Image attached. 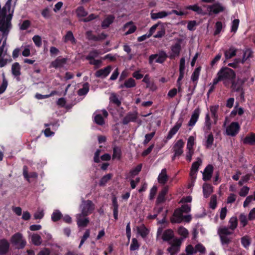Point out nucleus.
<instances>
[{
  "instance_id": "nucleus-47",
  "label": "nucleus",
  "mask_w": 255,
  "mask_h": 255,
  "mask_svg": "<svg viewBox=\"0 0 255 255\" xmlns=\"http://www.w3.org/2000/svg\"><path fill=\"white\" fill-rule=\"evenodd\" d=\"M94 122L99 126H103L105 124V120L100 114H97L95 116Z\"/></svg>"
},
{
  "instance_id": "nucleus-42",
  "label": "nucleus",
  "mask_w": 255,
  "mask_h": 255,
  "mask_svg": "<svg viewBox=\"0 0 255 255\" xmlns=\"http://www.w3.org/2000/svg\"><path fill=\"white\" fill-rule=\"evenodd\" d=\"M218 233L219 236H227L232 234L233 232L229 231V229L227 227H223L219 228L218 231Z\"/></svg>"
},
{
  "instance_id": "nucleus-50",
  "label": "nucleus",
  "mask_w": 255,
  "mask_h": 255,
  "mask_svg": "<svg viewBox=\"0 0 255 255\" xmlns=\"http://www.w3.org/2000/svg\"><path fill=\"white\" fill-rule=\"evenodd\" d=\"M211 121L210 119V115L209 113H208L206 115L205 117V128H206L207 130H210L211 129Z\"/></svg>"
},
{
  "instance_id": "nucleus-5",
  "label": "nucleus",
  "mask_w": 255,
  "mask_h": 255,
  "mask_svg": "<svg viewBox=\"0 0 255 255\" xmlns=\"http://www.w3.org/2000/svg\"><path fill=\"white\" fill-rule=\"evenodd\" d=\"M181 243V239L176 238L173 240V242H171L168 243L171 246L168 248L167 251L170 254V255H174L179 252Z\"/></svg>"
},
{
  "instance_id": "nucleus-33",
  "label": "nucleus",
  "mask_w": 255,
  "mask_h": 255,
  "mask_svg": "<svg viewBox=\"0 0 255 255\" xmlns=\"http://www.w3.org/2000/svg\"><path fill=\"white\" fill-rule=\"evenodd\" d=\"M136 86V83L135 80L132 78H130L127 80L125 81L124 85H121V88L126 87L127 88H133Z\"/></svg>"
},
{
  "instance_id": "nucleus-53",
  "label": "nucleus",
  "mask_w": 255,
  "mask_h": 255,
  "mask_svg": "<svg viewBox=\"0 0 255 255\" xmlns=\"http://www.w3.org/2000/svg\"><path fill=\"white\" fill-rule=\"evenodd\" d=\"M99 55V52L97 50H94L90 52L88 55L86 57V59L88 60H92L94 59L95 57H97Z\"/></svg>"
},
{
  "instance_id": "nucleus-11",
  "label": "nucleus",
  "mask_w": 255,
  "mask_h": 255,
  "mask_svg": "<svg viewBox=\"0 0 255 255\" xmlns=\"http://www.w3.org/2000/svg\"><path fill=\"white\" fill-rule=\"evenodd\" d=\"M112 69V67L111 65H108L103 69L97 70L95 72V75L97 78H105L109 75Z\"/></svg>"
},
{
  "instance_id": "nucleus-17",
  "label": "nucleus",
  "mask_w": 255,
  "mask_h": 255,
  "mask_svg": "<svg viewBox=\"0 0 255 255\" xmlns=\"http://www.w3.org/2000/svg\"><path fill=\"white\" fill-rule=\"evenodd\" d=\"M11 24H9L5 21V17H0V31L3 34H7Z\"/></svg>"
},
{
  "instance_id": "nucleus-32",
  "label": "nucleus",
  "mask_w": 255,
  "mask_h": 255,
  "mask_svg": "<svg viewBox=\"0 0 255 255\" xmlns=\"http://www.w3.org/2000/svg\"><path fill=\"white\" fill-rule=\"evenodd\" d=\"M20 67L18 63L15 62L12 65L11 71L12 74L15 77L20 75Z\"/></svg>"
},
{
  "instance_id": "nucleus-63",
  "label": "nucleus",
  "mask_w": 255,
  "mask_h": 255,
  "mask_svg": "<svg viewBox=\"0 0 255 255\" xmlns=\"http://www.w3.org/2000/svg\"><path fill=\"white\" fill-rule=\"evenodd\" d=\"M250 188L247 186H244L239 192V195L241 197H246L249 193Z\"/></svg>"
},
{
  "instance_id": "nucleus-51",
  "label": "nucleus",
  "mask_w": 255,
  "mask_h": 255,
  "mask_svg": "<svg viewBox=\"0 0 255 255\" xmlns=\"http://www.w3.org/2000/svg\"><path fill=\"white\" fill-rule=\"evenodd\" d=\"M90 231L89 229L86 230L84 233L83 236L81 238V240L80 241V245L79 246V248H80L83 244L84 243L85 241L90 237Z\"/></svg>"
},
{
  "instance_id": "nucleus-56",
  "label": "nucleus",
  "mask_w": 255,
  "mask_h": 255,
  "mask_svg": "<svg viewBox=\"0 0 255 255\" xmlns=\"http://www.w3.org/2000/svg\"><path fill=\"white\" fill-rule=\"evenodd\" d=\"M86 36L87 39L89 40H93L94 41H97V36L93 34V32L91 30L87 31L86 32Z\"/></svg>"
},
{
  "instance_id": "nucleus-30",
  "label": "nucleus",
  "mask_w": 255,
  "mask_h": 255,
  "mask_svg": "<svg viewBox=\"0 0 255 255\" xmlns=\"http://www.w3.org/2000/svg\"><path fill=\"white\" fill-rule=\"evenodd\" d=\"M212 187L210 184L204 183L203 185V192L204 197L208 198L212 193Z\"/></svg>"
},
{
  "instance_id": "nucleus-7",
  "label": "nucleus",
  "mask_w": 255,
  "mask_h": 255,
  "mask_svg": "<svg viewBox=\"0 0 255 255\" xmlns=\"http://www.w3.org/2000/svg\"><path fill=\"white\" fill-rule=\"evenodd\" d=\"M207 8L210 15L217 14L225 10V7L219 2H215L212 5H208Z\"/></svg>"
},
{
  "instance_id": "nucleus-48",
  "label": "nucleus",
  "mask_w": 255,
  "mask_h": 255,
  "mask_svg": "<svg viewBox=\"0 0 255 255\" xmlns=\"http://www.w3.org/2000/svg\"><path fill=\"white\" fill-rule=\"evenodd\" d=\"M241 243L245 248L247 249L251 245V241L248 236H244L241 238Z\"/></svg>"
},
{
  "instance_id": "nucleus-64",
  "label": "nucleus",
  "mask_w": 255,
  "mask_h": 255,
  "mask_svg": "<svg viewBox=\"0 0 255 255\" xmlns=\"http://www.w3.org/2000/svg\"><path fill=\"white\" fill-rule=\"evenodd\" d=\"M178 233L184 238H186L189 234L188 231L183 227H180L178 229Z\"/></svg>"
},
{
  "instance_id": "nucleus-18",
  "label": "nucleus",
  "mask_w": 255,
  "mask_h": 255,
  "mask_svg": "<svg viewBox=\"0 0 255 255\" xmlns=\"http://www.w3.org/2000/svg\"><path fill=\"white\" fill-rule=\"evenodd\" d=\"M174 237V232L172 229H168L165 230L162 235L161 238L164 242H171V240Z\"/></svg>"
},
{
  "instance_id": "nucleus-29",
  "label": "nucleus",
  "mask_w": 255,
  "mask_h": 255,
  "mask_svg": "<svg viewBox=\"0 0 255 255\" xmlns=\"http://www.w3.org/2000/svg\"><path fill=\"white\" fill-rule=\"evenodd\" d=\"M115 19V17L112 15H109L106 18H105L102 23V27L105 29L108 27L110 24H111Z\"/></svg>"
},
{
  "instance_id": "nucleus-41",
  "label": "nucleus",
  "mask_w": 255,
  "mask_h": 255,
  "mask_svg": "<svg viewBox=\"0 0 255 255\" xmlns=\"http://www.w3.org/2000/svg\"><path fill=\"white\" fill-rule=\"evenodd\" d=\"M32 243L35 246H39L42 243L41 237L38 234H33L31 237Z\"/></svg>"
},
{
  "instance_id": "nucleus-27",
  "label": "nucleus",
  "mask_w": 255,
  "mask_h": 255,
  "mask_svg": "<svg viewBox=\"0 0 255 255\" xmlns=\"http://www.w3.org/2000/svg\"><path fill=\"white\" fill-rule=\"evenodd\" d=\"M137 231L142 238H146L149 233V230L144 224H142L139 227H137Z\"/></svg>"
},
{
  "instance_id": "nucleus-2",
  "label": "nucleus",
  "mask_w": 255,
  "mask_h": 255,
  "mask_svg": "<svg viewBox=\"0 0 255 255\" xmlns=\"http://www.w3.org/2000/svg\"><path fill=\"white\" fill-rule=\"evenodd\" d=\"M217 75H219L221 77L222 81L228 79L231 81L235 79L236 76L233 69L227 67H222L218 72Z\"/></svg>"
},
{
  "instance_id": "nucleus-10",
  "label": "nucleus",
  "mask_w": 255,
  "mask_h": 255,
  "mask_svg": "<svg viewBox=\"0 0 255 255\" xmlns=\"http://www.w3.org/2000/svg\"><path fill=\"white\" fill-rule=\"evenodd\" d=\"M183 120V118L182 117L179 119L175 125L172 128H171L168 132L166 137L167 139H171L173 136V135L177 133L179 129L181 128Z\"/></svg>"
},
{
  "instance_id": "nucleus-3",
  "label": "nucleus",
  "mask_w": 255,
  "mask_h": 255,
  "mask_svg": "<svg viewBox=\"0 0 255 255\" xmlns=\"http://www.w3.org/2000/svg\"><path fill=\"white\" fill-rule=\"evenodd\" d=\"M168 57H169V56L165 51L160 50L157 54L150 55L148 58V62L150 65H152L154 60L156 59L155 61L156 63L163 64Z\"/></svg>"
},
{
  "instance_id": "nucleus-43",
  "label": "nucleus",
  "mask_w": 255,
  "mask_h": 255,
  "mask_svg": "<svg viewBox=\"0 0 255 255\" xmlns=\"http://www.w3.org/2000/svg\"><path fill=\"white\" fill-rule=\"evenodd\" d=\"M187 9L192 10L195 12H196L198 14L202 13L203 10L201 7L195 4L194 5H190L186 6Z\"/></svg>"
},
{
  "instance_id": "nucleus-58",
  "label": "nucleus",
  "mask_w": 255,
  "mask_h": 255,
  "mask_svg": "<svg viewBox=\"0 0 255 255\" xmlns=\"http://www.w3.org/2000/svg\"><path fill=\"white\" fill-rule=\"evenodd\" d=\"M252 176L251 174H247L246 175L242 176L238 184L240 186H242L244 183L248 182Z\"/></svg>"
},
{
  "instance_id": "nucleus-12",
  "label": "nucleus",
  "mask_w": 255,
  "mask_h": 255,
  "mask_svg": "<svg viewBox=\"0 0 255 255\" xmlns=\"http://www.w3.org/2000/svg\"><path fill=\"white\" fill-rule=\"evenodd\" d=\"M245 83V81L241 79L238 78L237 80L235 79L231 81L232 85L231 88L232 91L234 92H239L243 89V85Z\"/></svg>"
},
{
  "instance_id": "nucleus-34",
  "label": "nucleus",
  "mask_w": 255,
  "mask_h": 255,
  "mask_svg": "<svg viewBox=\"0 0 255 255\" xmlns=\"http://www.w3.org/2000/svg\"><path fill=\"white\" fill-rule=\"evenodd\" d=\"M113 176L112 174H107L102 177L99 182V185L100 186H104L106 185L107 183L110 181Z\"/></svg>"
},
{
  "instance_id": "nucleus-16",
  "label": "nucleus",
  "mask_w": 255,
  "mask_h": 255,
  "mask_svg": "<svg viewBox=\"0 0 255 255\" xmlns=\"http://www.w3.org/2000/svg\"><path fill=\"white\" fill-rule=\"evenodd\" d=\"M9 243L5 239L0 240V255H5L9 251Z\"/></svg>"
},
{
  "instance_id": "nucleus-57",
  "label": "nucleus",
  "mask_w": 255,
  "mask_h": 255,
  "mask_svg": "<svg viewBox=\"0 0 255 255\" xmlns=\"http://www.w3.org/2000/svg\"><path fill=\"white\" fill-rule=\"evenodd\" d=\"M240 20L239 19H235L232 23L231 32H236L238 28Z\"/></svg>"
},
{
  "instance_id": "nucleus-35",
  "label": "nucleus",
  "mask_w": 255,
  "mask_h": 255,
  "mask_svg": "<svg viewBox=\"0 0 255 255\" xmlns=\"http://www.w3.org/2000/svg\"><path fill=\"white\" fill-rule=\"evenodd\" d=\"M89 91V85L88 83L83 84V87L78 90V95L80 96L86 95Z\"/></svg>"
},
{
  "instance_id": "nucleus-20",
  "label": "nucleus",
  "mask_w": 255,
  "mask_h": 255,
  "mask_svg": "<svg viewBox=\"0 0 255 255\" xmlns=\"http://www.w3.org/2000/svg\"><path fill=\"white\" fill-rule=\"evenodd\" d=\"M67 61L66 58L58 57L51 63V66L55 69L61 68L66 63Z\"/></svg>"
},
{
  "instance_id": "nucleus-24",
  "label": "nucleus",
  "mask_w": 255,
  "mask_h": 255,
  "mask_svg": "<svg viewBox=\"0 0 255 255\" xmlns=\"http://www.w3.org/2000/svg\"><path fill=\"white\" fill-rule=\"evenodd\" d=\"M243 143L245 144H249L254 145L255 144V133H251L248 134L243 140Z\"/></svg>"
},
{
  "instance_id": "nucleus-28",
  "label": "nucleus",
  "mask_w": 255,
  "mask_h": 255,
  "mask_svg": "<svg viewBox=\"0 0 255 255\" xmlns=\"http://www.w3.org/2000/svg\"><path fill=\"white\" fill-rule=\"evenodd\" d=\"M63 39L65 43L70 41L72 44H75L77 42L71 31H68L67 32L66 34L63 37Z\"/></svg>"
},
{
  "instance_id": "nucleus-40",
  "label": "nucleus",
  "mask_w": 255,
  "mask_h": 255,
  "mask_svg": "<svg viewBox=\"0 0 255 255\" xmlns=\"http://www.w3.org/2000/svg\"><path fill=\"white\" fill-rule=\"evenodd\" d=\"M121 149L120 147L115 146L113 147V159L117 158L120 159L121 157Z\"/></svg>"
},
{
  "instance_id": "nucleus-25",
  "label": "nucleus",
  "mask_w": 255,
  "mask_h": 255,
  "mask_svg": "<svg viewBox=\"0 0 255 255\" xmlns=\"http://www.w3.org/2000/svg\"><path fill=\"white\" fill-rule=\"evenodd\" d=\"M23 175L24 178L29 182V178H36L37 177V173L35 172H30L29 174L28 173L27 167L24 166L23 167Z\"/></svg>"
},
{
  "instance_id": "nucleus-37",
  "label": "nucleus",
  "mask_w": 255,
  "mask_h": 255,
  "mask_svg": "<svg viewBox=\"0 0 255 255\" xmlns=\"http://www.w3.org/2000/svg\"><path fill=\"white\" fill-rule=\"evenodd\" d=\"M62 214L59 210H55L51 215V220L53 222H56L62 219Z\"/></svg>"
},
{
  "instance_id": "nucleus-26",
  "label": "nucleus",
  "mask_w": 255,
  "mask_h": 255,
  "mask_svg": "<svg viewBox=\"0 0 255 255\" xmlns=\"http://www.w3.org/2000/svg\"><path fill=\"white\" fill-rule=\"evenodd\" d=\"M237 49L233 46L230 47L225 51V57L226 60L231 59L236 55Z\"/></svg>"
},
{
  "instance_id": "nucleus-19",
  "label": "nucleus",
  "mask_w": 255,
  "mask_h": 255,
  "mask_svg": "<svg viewBox=\"0 0 255 255\" xmlns=\"http://www.w3.org/2000/svg\"><path fill=\"white\" fill-rule=\"evenodd\" d=\"M200 114V109L197 108L194 110L188 123V126L193 127L197 122Z\"/></svg>"
},
{
  "instance_id": "nucleus-36",
  "label": "nucleus",
  "mask_w": 255,
  "mask_h": 255,
  "mask_svg": "<svg viewBox=\"0 0 255 255\" xmlns=\"http://www.w3.org/2000/svg\"><path fill=\"white\" fill-rule=\"evenodd\" d=\"M109 99L110 102L115 104L117 107H119L121 105V101L118 99L115 93L112 94Z\"/></svg>"
},
{
  "instance_id": "nucleus-52",
  "label": "nucleus",
  "mask_w": 255,
  "mask_h": 255,
  "mask_svg": "<svg viewBox=\"0 0 255 255\" xmlns=\"http://www.w3.org/2000/svg\"><path fill=\"white\" fill-rule=\"evenodd\" d=\"M195 138L193 136H190L187 141V148L188 150L193 149V147L195 144Z\"/></svg>"
},
{
  "instance_id": "nucleus-13",
  "label": "nucleus",
  "mask_w": 255,
  "mask_h": 255,
  "mask_svg": "<svg viewBox=\"0 0 255 255\" xmlns=\"http://www.w3.org/2000/svg\"><path fill=\"white\" fill-rule=\"evenodd\" d=\"M137 112H129L123 119L122 123L124 125H128L129 122H134L137 119Z\"/></svg>"
},
{
  "instance_id": "nucleus-9",
  "label": "nucleus",
  "mask_w": 255,
  "mask_h": 255,
  "mask_svg": "<svg viewBox=\"0 0 255 255\" xmlns=\"http://www.w3.org/2000/svg\"><path fill=\"white\" fill-rule=\"evenodd\" d=\"M183 213L179 208H176L170 218V221L172 223H181L182 222V217Z\"/></svg>"
},
{
  "instance_id": "nucleus-45",
  "label": "nucleus",
  "mask_w": 255,
  "mask_h": 255,
  "mask_svg": "<svg viewBox=\"0 0 255 255\" xmlns=\"http://www.w3.org/2000/svg\"><path fill=\"white\" fill-rule=\"evenodd\" d=\"M76 12L78 17H85L88 14V12L85 10V8L83 6L78 7L76 9Z\"/></svg>"
},
{
  "instance_id": "nucleus-39",
  "label": "nucleus",
  "mask_w": 255,
  "mask_h": 255,
  "mask_svg": "<svg viewBox=\"0 0 255 255\" xmlns=\"http://www.w3.org/2000/svg\"><path fill=\"white\" fill-rule=\"evenodd\" d=\"M219 105L215 106H211L210 107V112L212 114V117L214 119L215 121H217L218 116L217 115V112L219 109Z\"/></svg>"
},
{
  "instance_id": "nucleus-4",
  "label": "nucleus",
  "mask_w": 255,
  "mask_h": 255,
  "mask_svg": "<svg viewBox=\"0 0 255 255\" xmlns=\"http://www.w3.org/2000/svg\"><path fill=\"white\" fill-rule=\"evenodd\" d=\"M182 39L179 38L177 42L171 46V53L169 56V58L171 59H175L176 57L180 55L181 51V43Z\"/></svg>"
},
{
  "instance_id": "nucleus-22",
  "label": "nucleus",
  "mask_w": 255,
  "mask_h": 255,
  "mask_svg": "<svg viewBox=\"0 0 255 255\" xmlns=\"http://www.w3.org/2000/svg\"><path fill=\"white\" fill-rule=\"evenodd\" d=\"M168 180V176L167 174L166 169H162L158 176V181L160 184L164 185L167 182Z\"/></svg>"
},
{
  "instance_id": "nucleus-59",
  "label": "nucleus",
  "mask_w": 255,
  "mask_h": 255,
  "mask_svg": "<svg viewBox=\"0 0 255 255\" xmlns=\"http://www.w3.org/2000/svg\"><path fill=\"white\" fill-rule=\"evenodd\" d=\"M142 168V164H139L134 168L130 171V173L132 176H135L137 175L141 171Z\"/></svg>"
},
{
  "instance_id": "nucleus-44",
  "label": "nucleus",
  "mask_w": 255,
  "mask_h": 255,
  "mask_svg": "<svg viewBox=\"0 0 255 255\" xmlns=\"http://www.w3.org/2000/svg\"><path fill=\"white\" fill-rule=\"evenodd\" d=\"M202 163V159L198 157L197 158V161L194 162L191 166V170H194L195 171H198L199 170V166L201 165Z\"/></svg>"
},
{
  "instance_id": "nucleus-14",
  "label": "nucleus",
  "mask_w": 255,
  "mask_h": 255,
  "mask_svg": "<svg viewBox=\"0 0 255 255\" xmlns=\"http://www.w3.org/2000/svg\"><path fill=\"white\" fill-rule=\"evenodd\" d=\"M214 171L213 166L211 164H208L205 168L203 173V180L204 181L210 180L211 178Z\"/></svg>"
},
{
  "instance_id": "nucleus-1",
  "label": "nucleus",
  "mask_w": 255,
  "mask_h": 255,
  "mask_svg": "<svg viewBox=\"0 0 255 255\" xmlns=\"http://www.w3.org/2000/svg\"><path fill=\"white\" fill-rule=\"evenodd\" d=\"M10 242L12 246L18 250L23 249L26 245L25 239L19 232L13 234L10 238Z\"/></svg>"
},
{
  "instance_id": "nucleus-61",
  "label": "nucleus",
  "mask_w": 255,
  "mask_h": 255,
  "mask_svg": "<svg viewBox=\"0 0 255 255\" xmlns=\"http://www.w3.org/2000/svg\"><path fill=\"white\" fill-rule=\"evenodd\" d=\"M33 41L37 47H40L42 45L41 38L40 36L36 35L32 38Z\"/></svg>"
},
{
  "instance_id": "nucleus-31",
  "label": "nucleus",
  "mask_w": 255,
  "mask_h": 255,
  "mask_svg": "<svg viewBox=\"0 0 255 255\" xmlns=\"http://www.w3.org/2000/svg\"><path fill=\"white\" fill-rule=\"evenodd\" d=\"M170 15L169 12L165 11H161L156 13H151V18L152 19H156L158 18H162Z\"/></svg>"
},
{
  "instance_id": "nucleus-49",
  "label": "nucleus",
  "mask_w": 255,
  "mask_h": 255,
  "mask_svg": "<svg viewBox=\"0 0 255 255\" xmlns=\"http://www.w3.org/2000/svg\"><path fill=\"white\" fill-rule=\"evenodd\" d=\"M8 85V82L4 74H3L2 82L0 86V94H2L6 90Z\"/></svg>"
},
{
  "instance_id": "nucleus-54",
  "label": "nucleus",
  "mask_w": 255,
  "mask_h": 255,
  "mask_svg": "<svg viewBox=\"0 0 255 255\" xmlns=\"http://www.w3.org/2000/svg\"><path fill=\"white\" fill-rule=\"evenodd\" d=\"M215 30L214 31V35H218L223 28V24L221 21H217L215 24Z\"/></svg>"
},
{
  "instance_id": "nucleus-6",
  "label": "nucleus",
  "mask_w": 255,
  "mask_h": 255,
  "mask_svg": "<svg viewBox=\"0 0 255 255\" xmlns=\"http://www.w3.org/2000/svg\"><path fill=\"white\" fill-rule=\"evenodd\" d=\"M240 126L238 122H233L227 127L226 134L231 136H235L240 131Z\"/></svg>"
},
{
  "instance_id": "nucleus-46",
  "label": "nucleus",
  "mask_w": 255,
  "mask_h": 255,
  "mask_svg": "<svg viewBox=\"0 0 255 255\" xmlns=\"http://www.w3.org/2000/svg\"><path fill=\"white\" fill-rule=\"evenodd\" d=\"M89 223V220L88 218H85L84 219H80L79 218H77V224L78 227H85L88 225Z\"/></svg>"
},
{
  "instance_id": "nucleus-38",
  "label": "nucleus",
  "mask_w": 255,
  "mask_h": 255,
  "mask_svg": "<svg viewBox=\"0 0 255 255\" xmlns=\"http://www.w3.org/2000/svg\"><path fill=\"white\" fill-rule=\"evenodd\" d=\"M229 229L234 230L238 225V219L236 217H232L229 222Z\"/></svg>"
},
{
  "instance_id": "nucleus-62",
  "label": "nucleus",
  "mask_w": 255,
  "mask_h": 255,
  "mask_svg": "<svg viewBox=\"0 0 255 255\" xmlns=\"http://www.w3.org/2000/svg\"><path fill=\"white\" fill-rule=\"evenodd\" d=\"M214 142V136L212 133H210L207 137L206 140V146L208 148L210 147L213 144Z\"/></svg>"
},
{
  "instance_id": "nucleus-55",
  "label": "nucleus",
  "mask_w": 255,
  "mask_h": 255,
  "mask_svg": "<svg viewBox=\"0 0 255 255\" xmlns=\"http://www.w3.org/2000/svg\"><path fill=\"white\" fill-rule=\"evenodd\" d=\"M139 248V245L138 243V241L136 239L133 238L131 241V243L130 245V251H135L137 250Z\"/></svg>"
},
{
  "instance_id": "nucleus-60",
  "label": "nucleus",
  "mask_w": 255,
  "mask_h": 255,
  "mask_svg": "<svg viewBox=\"0 0 255 255\" xmlns=\"http://www.w3.org/2000/svg\"><path fill=\"white\" fill-rule=\"evenodd\" d=\"M155 133V131L150 132V133L146 134L145 135V139L143 141V144L145 145L147 144L153 137Z\"/></svg>"
},
{
  "instance_id": "nucleus-15",
  "label": "nucleus",
  "mask_w": 255,
  "mask_h": 255,
  "mask_svg": "<svg viewBox=\"0 0 255 255\" xmlns=\"http://www.w3.org/2000/svg\"><path fill=\"white\" fill-rule=\"evenodd\" d=\"M184 145V142L182 139H179L175 143L173 147L175 155L180 156L183 154Z\"/></svg>"
},
{
  "instance_id": "nucleus-21",
  "label": "nucleus",
  "mask_w": 255,
  "mask_h": 255,
  "mask_svg": "<svg viewBox=\"0 0 255 255\" xmlns=\"http://www.w3.org/2000/svg\"><path fill=\"white\" fill-rule=\"evenodd\" d=\"M168 191V186H164L159 193L156 202V204H160L163 203L165 201V196Z\"/></svg>"
},
{
  "instance_id": "nucleus-8",
  "label": "nucleus",
  "mask_w": 255,
  "mask_h": 255,
  "mask_svg": "<svg viewBox=\"0 0 255 255\" xmlns=\"http://www.w3.org/2000/svg\"><path fill=\"white\" fill-rule=\"evenodd\" d=\"M94 210V205L92 201L88 200L85 202L83 207L82 210V214H79L78 216L81 217L82 215L84 217L87 216L91 214Z\"/></svg>"
},
{
  "instance_id": "nucleus-23",
  "label": "nucleus",
  "mask_w": 255,
  "mask_h": 255,
  "mask_svg": "<svg viewBox=\"0 0 255 255\" xmlns=\"http://www.w3.org/2000/svg\"><path fill=\"white\" fill-rule=\"evenodd\" d=\"M201 70V66H199V67L196 68L191 75V79L192 81V82L195 84L194 89L196 87V85L197 84V81H198L199 77Z\"/></svg>"
}]
</instances>
